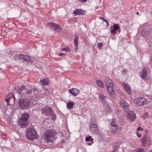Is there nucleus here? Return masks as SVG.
<instances>
[{"label": "nucleus", "mask_w": 152, "mask_h": 152, "mask_svg": "<svg viewBox=\"0 0 152 152\" xmlns=\"http://www.w3.org/2000/svg\"><path fill=\"white\" fill-rule=\"evenodd\" d=\"M69 92L73 95L76 96L79 94L80 92L79 90L76 88H72L69 90Z\"/></svg>", "instance_id": "10"}, {"label": "nucleus", "mask_w": 152, "mask_h": 152, "mask_svg": "<svg viewBox=\"0 0 152 152\" xmlns=\"http://www.w3.org/2000/svg\"><path fill=\"white\" fill-rule=\"evenodd\" d=\"M147 101L146 99L144 97H140L137 100V104L139 106H141L146 104Z\"/></svg>", "instance_id": "7"}, {"label": "nucleus", "mask_w": 152, "mask_h": 152, "mask_svg": "<svg viewBox=\"0 0 152 152\" xmlns=\"http://www.w3.org/2000/svg\"><path fill=\"white\" fill-rule=\"evenodd\" d=\"M50 115H51V118L53 120H55L56 119V115L54 113L53 111L50 113Z\"/></svg>", "instance_id": "30"}, {"label": "nucleus", "mask_w": 152, "mask_h": 152, "mask_svg": "<svg viewBox=\"0 0 152 152\" xmlns=\"http://www.w3.org/2000/svg\"><path fill=\"white\" fill-rule=\"evenodd\" d=\"M140 74L143 79L145 78L147 75V69L145 68H143L142 71L140 72Z\"/></svg>", "instance_id": "14"}, {"label": "nucleus", "mask_w": 152, "mask_h": 152, "mask_svg": "<svg viewBox=\"0 0 152 152\" xmlns=\"http://www.w3.org/2000/svg\"><path fill=\"white\" fill-rule=\"evenodd\" d=\"M26 135L27 138L31 140L37 139L38 137L37 132L32 127L27 129Z\"/></svg>", "instance_id": "2"}, {"label": "nucleus", "mask_w": 152, "mask_h": 152, "mask_svg": "<svg viewBox=\"0 0 152 152\" xmlns=\"http://www.w3.org/2000/svg\"><path fill=\"white\" fill-rule=\"evenodd\" d=\"M57 134L56 132L50 130H47L44 134L43 137L47 143H51L57 138Z\"/></svg>", "instance_id": "1"}, {"label": "nucleus", "mask_w": 152, "mask_h": 152, "mask_svg": "<svg viewBox=\"0 0 152 152\" xmlns=\"http://www.w3.org/2000/svg\"><path fill=\"white\" fill-rule=\"evenodd\" d=\"M119 26L118 24H114L113 26V28L115 30H117L119 28Z\"/></svg>", "instance_id": "31"}, {"label": "nucleus", "mask_w": 152, "mask_h": 152, "mask_svg": "<svg viewBox=\"0 0 152 152\" xmlns=\"http://www.w3.org/2000/svg\"><path fill=\"white\" fill-rule=\"evenodd\" d=\"M136 14L137 15H138L139 14V12H137Z\"/></svg>", "instance_id": "52"}, {"label": "nucleus", "mask_w": 152, "mask_h": 152, "mask_svg": "<svg viewBox=\"0 0 152 152\" xmlns=\"http://www.w3.org/2000/svg\"><path fill=\"white\" fill-rule=\"evenodd\" d=\"M148 144L149 145H151L152 144V140L150 138H149L148 139Z\"/></svg>", "instance_id": "36"}, {"label": "nucleus", "mask_w": 152, "mask_h": 152, "mask_svg": "<svg viewBox=\"0 0 152 152\" xmlns=\"http://www.w3.org/2000/svg\"><path fill=\"white\" fill-rule=\"evenodd\" d=\"M10 95H11L13 97V99H14V100L15 99V97L14 96L13 94H10Z\"/></svg>", "instance_id": "49"}, {"label": "nucleus", "mask_w": 152, "mask_h": 152, "mask_svg": "<svg viewBox=\"0 0 152 152\" xmlns=\"http://www.w3.org/2000/svg\"><path fill=\"white\" fill-rule=\"evenodd\" d=\"M37 97L38 98H39L40 97V96H37Z\"/></svg>", "instance_id": "54"}, {"label": "nucleus", "mask_w": 152, "mask_h": 152, "mask_svg": "<svg viewBox=\"0 0 152 152\" xmlns=\"http://www.w3.org/2000/svg\"><path fill=\"white\" fill-rule=\"evenodd\" d=\"M85 140L87 142H90L91 141V143H87V145L88 146L91 145H92V143H94V142L93 141L94 140V139L92 138V137L91 136H87L86 137Z\"/></svg>", "instance_id": "15"}, {"label": "nucleus", "mask_w": 152, "mask_h": 152, "mask_svg": "<svg viewBox=\"0 0 152 152\" xmlns=\"http://www.w3.org/2000/svg\"><path fill=\"white\" fill-rule=\"evenodd\" d=\"M107 87L108 93L110 94H113L114 93V86H110Z\"/></svg>", "instance_id": "21"}, {"label": "nucleus", "mask_w": 152, "mask_h": 152, "mask_svg": "<svg viewBox=\"0 0 152 152\" xmlns=\"http://www.w3.org/2000/svg\"><path fill=\"white\" fill-rule=\"evenodd\" d=\"M56 23H49L47 24L46 26L47 27L50 28H54L56 25Z\"/></svg>", "instance_id": "27"}, {"label": "nucleus", "mask_w": 152, "mask_h": 152, "mask_svg": "<svg viewBox=\"0 0 152 152\" xmlns=\"http://www.w3.org/2000/svg\"><path fill=\"white\" fill-rule=\"evenodd\" d=\"M99 96L100 100L102 101H105L106 98V97L101 93L99 94Z\"/></svg>", "instance_id": "26"}, {"label": "nucleus", "mask_w": 152, "mask_h": 152, "mask_svg": "<svg viewBox=\"0 0 152 152\" xmlns=\"http://www.w3.org/2000/svg\"><path fill=\"white\" fill-rule=\"evenodd\" d=\"M105 82L107 87H109L110 86H114L112 81L109 78H106L105 79Z\"/></svg>", "instance_id": "18"}, {"label": "nucleus", "mask_w": 152, "mask_h": 152, "mask_svg": "<svg viewBox=\"0 0 152 152\" xmlns=\"http://www.w3.org/2000/svg\"><path fill=\"white\" fill-rule=\"evenodd\" d=\"M91 131L92 134H97L98 132V127L95 124H93L90 126Z\"/></svg>", "instance_id": "8"}, {"label": "nucleus", "mask_w": 152, "mask_h": 152, "mask_svg": "<svg viewBox=\"0 0 152 152\" xmlns=\"http://www.w3.org/2000/svg\"><path fill=\"white\" fill-rule=\"evenodd\" d=\"M75 105L74 102L72 101L68 102L66 104V107L67 109H70L72 108Z\"/></svg>", "instance_id": "19"}, {"label": "nucleus", "mask_w": 152, "mask_h": 152, "mask_svg": "<svg viewBox=\"0 0 152 152\" xmlns=\"http://www.w3.org/2000/svg\"><path fill=\"white\" fill-rule=\"evenodd\" d=\"M99 18L102 19L104 22L106 21V20L103 17H100Z\"/></svg>", "instance_id": "45"}, {"label": "nucleus", "mask_w": 152, "mask_h": 152, "mask_svg": "<svg viewBox=\"0 0 152 152\" xmlns=\"http://www.w3.org/2000/svg\"><path fill=\"white\" fill-rule=\"evenodd\" d=\"M75 39L74 40V43L75 44V52H76L78 49V39L79 37L78 36L75 34Z\"/></svg>", "instance_id": "11"}, {"label": "nucleus", "mask_w": 152, "mask_h": 152, "mask_svg": "<svg viewBox=\"0 0 152 152\" xmlns=\"http://www.w3.org/2000/svg\"><path fill=\"white\" fill-rule=\"evenodd\" d=\"M111 126H117V123L115 121V120L113 119L112 122L111 123Z\"/></svg>", "instance_id": "32"}, {"label": "nucleus", "mask_w": 152, "mask_h": 152, "mask_svg": "<svg viewBox=\"0 0 152 152\" xmlns=\"http://www.w3.org/2000/svg\"><path fill=\"white\" fill-rule=\"evenodd\" d=\"M54 28L55 29V30L57 31H61L62 30V28L60 26L56 23V24Z\"/></svg>", "instance_id": "29"}, {"label": "nucleus", "mask_w": 152, "mask_h": 152, "mask_svg": "<svg viewBox=\"0 0 152 152\" xmlns=\"http://www.w3.org/2000/svg\"><path fill=\"white\" fill-rule=\"evenodd\" d=\"M118 146H117V145H115L114 146V148L113 151L112 152H117V149H118Z\"/></svg>", "instance_id": "37"}, {"label": "nucleus", "mask_w": 152, "mask_h": 152, "mask_svg": "<svg viewBox=\"0 0 152 152\" xmlns=\"http://www.w3.org/2000/svg\"><path fill=\"white\" fill-rule=\"evenodd\" d=\"M26 89L25 86L22 85L18 90L17 93L20 94V96H26Z\"/></svg>", "instance_id": "6"}, {"label": "nucleus", "mask_w": 152, "mask_h": 152, "mask_svg": "<svg viewBox=\"0 0 152 152\" xmlns=\"http://www.w3.org/2000/svg\"><path fill=\"white\" fill-rule=\"evenodd\" d=\"M103 46V43L102 42L99 43L97 44V47L99 49H100Z\"/></svg>", "instance_id": "34"}, {"label": "nucleus", "mask_w": 152, "mask_h": 152, "mask_svg": "<svg viewBox=\"0 0 152 152\" xmlns=\"http://www.w3.org/2000/svg\"><path fill=\"white\" fill-rule=\"evenodd\" d=\"M24 60L26 61L28 63H32L33 62L32 60L31 59L29 56H28L25 55Z\"/></svg>", "instance_id": "25"}, {"label": "nucleus", "mask_w": 152, "mask_h": 152, "mask_svg": "<svg viewBox=\"0 0 152 152\" xmlns=\"http://www.w3.org/2000/svg\"><path fill=\"white\" fill-rule=\"evenodd\" d=\"M111 128L112 132L114 133L116 132L117 131L118 132H119L121 131V129H118L117 126H111Z\"/></svg>", "instance_id": "22"}, {"label": "nucleus", "mask_w": 152, "mask_h": 152, "mask_svg": "<svg viewBox=\"0 0 152 152\" xmlns=\"http://www.w3.org/2000/svg\"><path fill=\"white\" fill-rule=\"evenodd\" d=\"M18 104L20 108L22 109H27L31 105L29 99L27 98L20 99L19 101Z\"/></svg>", "instance_id": "3"}, {"label": "nucleus", "mask_w": 152, "mask_h": 152, "mask_svg": "<svg viewBox=\"0 0 152 152\" xmlns=\"http://www.w3.org/2000/svg\"><path fill=\"white\" fill-rule=\"evenodd\" d=\"M149 152H152V150L150 151H149Z\"/></svg>", "instance_id": "53"}, {"label": "nucleus", "mask_w": 152, "mask_h": 152, "mask_svg": "<svg viewBox=\"0 0 152 152\" xmlns=\"http://www.w3.org/2000/svg\"><path fill=\"white\" fill-rule=\"evenodd\" d=\"M97 84L99 87L101 88H103L104 87L103 83L100 80H97L96 81Z\"/></svg>", "instance_id": "28"}, {"label": "nucleus", "mask_w": 152, "mask_h": 152, "mask_svg": "<svg viewBox=\"0 0 152 152\" xmlns=\"http://www.w3.org/2000/svg\"><path fill=\"white\" fill-rule=\"evenodd\" d=\"M140 129H141V127H138L137 128V131H140Z\"/></svg>", "instance_id": "51"}, {"label": "nucleus", "mask_w": 152, "mask_h": 152, "mask_svg": "<svg viewBox=\"0 0 152 152\" xmlns=\"http://www.w3.org/2000/svg\"><path fill=\"white\" fill-rule=\"evenodd\" d=\"M148 113H146L144 117L145 118H146V117H148Z\"/></svg>", "instance_id": "46"}, {"label": "nucleus", "mask_w": 152, "mask_h": 152, "mask_svg": "<svg viewBox=\"0 0 152 152\" xmlns=\"http://www.w3.org/2000/svg\"><path fill=\"white\" fill-rule=\"evenodd\" d=\"M24 60L26 61L28 63H32L33 62L32 60L31 59L29 56H28L25 55Z\"/></svg>", "instance_id": "24"}, {"label": "nucleus", "mask_w": 152, "mask_h": 152, "mask_svg": "<svg viewBox=\"0 0 152 152\" xmlns=\"http://www.w3.org/2000/svg\"><path fill=\"white\" fill-rule=\"evenodd\" d=\"M64 55V54L63 53H60L59 55L60 56H62Z\"/></svg>", "instance_id": "50"}, {"label": "nucleus", "mask_w": 152, "mask_h": 152, "mask_svg": "<svg viewBox=\"0 0 152 152\" xmlns=\"http://www.w3.org/2000/svg\"><path fill=\"white\" fill-rule=\"evenodd\" d=\"M52 111L51 108L48 106H45L42 109V113L46 115H49Z\"/></svg>", "instance_id": "5"}, {"label": "nucleus", "mask_w": 152, "mask_h": 152, "mask_svg": "<svg viewBox=\"0 0 152 152\" xmlns=\"http://www.w3.org/2000/svg\"><path fill=\"white\" fill-rule=\"evenodd\" d=\"M105 22H106V25L107 26H108L109 25V23L108 21L106 20V21H105Z\"/></svg>", "instance_id": "48"}, {"label": "nucleus", "mask_w": 152, "mask_h": 152, "mask_svg": "<svg viewBox=\"0 0 152 152\" xmlns=\"http://www.w3.org/2000/svg\"><path fill=\"white\" fill-rule=\"evenodd\" d=\"M116 30H115L114 29H112L111 31V33L113 35H115V33H116Z\"/></svg>", "instance_id": "40"}, {"label": "nucleus", "mask_w": 152, "mask_h": 152, "mask_svg": "<svg viewBox=\"0 0 152 152\" xmlns=\"http://www.w3.org/2000/svg\"><path fill=\"white\" fill-rule=\"evenodd\" d=\"M136 115L132 111L129 112L127 115L128 118L132 121H133L136 118Z\"/></svg>", "instance_id": "9"}, {"label": "nucleus", "mask_w": 152, "mask_h": 152, "mask_svg": "<svg viewBox=\"0 0 152 152\" xmlns=\"http://www.w3.org/2000/svg\"><path fill=\"white\" fill-rule=\"evenodd\" d=\"M62 50H65L66 52H68L69 51V49L66 48H63L62 49Z\"/></svg>", "instance_id": "41"}, {"label": "nucleus", "mask_w": 152, "mask_h": 152, "mask_svg": "<svg viewBox=\"0 0 152 152\" xmlns=\"http://www.w3.org/2000/svg\"><path fill=\"white\" fill-rule=\"evenodd\" d=\"M137 135L139 137H141L142 136L141 134L138 132H137Z\"/></svg>", "instance_id": "43"}, {"label": "nucleus", "mask_w": 152, "mask_h": 152, "mask_svg": "<svg viewBox=\"0 0 152 152\" xmlns=\"http://www.w3.org/2000/svg\"><path fill=\"white\" fill-rule=\"evenodd\" d=\"M136 152H145V151L142 148H140L136 151Z\"/></svg>", "instance_id": "35"}, {"label": "nucleus", "mask_w": 152, "mask_h": 152, "mask_svg": "<svg viewBox=\"0 0 152 152\" xmlns=\"http://www.w3.org/2000/svg\"><path fill=\"white\" fill-rule=\"evenodd\" d=\"M11 97H8V98L6 99V101L7 102V103H8L9 102V100L11 99Z\"/></svg>", "instance_id": "42"}, {"label": "nucleus", "mask_w": 152, "mask_h": 152, "mask_svg": "<svg viewBox=\"0 0 152 152\" xmlns=\"http://www.w3.org/2000/svg\"><path fill=\"white\" fill-rule=\"evenodd\" d=\"M19 59H23L24 60V56L25 55H24L23 54L19 55Z\"/></svg>", "instance_id": "38"}, {"label": "nucleus", "mask_w": 152, "mask_h": 152, "mask_svg": "<svg viewBox=\"0 0 152 152\" xmlns=\"http://www.w3.org/2000/svg\"><path fill=\"white\" fill-rule=\"evenodd\" d=\"M150 29L148 28L143 29L141 32V34L143 36L147 37L150 34Z\"/></svg>", "instance_id": "13"}, {"label": "nucleus", "mask_w": 152, "mask_h": 152, "mask_svg": "<svg viewBox=\"0 0 152 152\" xmlns=\"http://www.w3.org/2000/svg\"><path fill=\"white\" fill-rule=\"evenodd\" d=\"M50 82L49 80L48 79H43L40 80V83L43 85L47 86Z\"/></svg>", "instance_id": "20"}, {"label": "nucleus", "mask_w": 152, "mask_h": 152, "mask_svg": "<svg viewBox=\"0 0 152 152\" xmlns=\"http://www.w3.org/2000/svg\"><path fill=\"white\" fill-rule=\"evenodd\" d=\"M85 11L83 10L80 9H76L73 12V14L75 15H83Z\"/></svg>", "instance_id": "12"}, {"label": "nucleus", "mask_w": 152, "mask_h": 152, "mask_svg": "<svg viewBox=\"0 0 152 152\" xmlns=\"http://www.w3.org/2000/svg\"><path fill=\"white\" fill-rule=\"evenodd\" d=\"M123 85L126 91L129 94H130L131 93V89L130 86L128 84L124 83Z\"/></svg>", "instance_id": "16"}, {"label": "nucleus", "mask_w": 152, "mask_h": 152, "mask_svg": "<svg viewBox=\"0 0 152 152\" xmlns=\"http://www.w3.org/2000/svg\"><path fill=\"white\" fill-rule=\"evenodd\" d=\"M19 55H16L14 56V58L15 60L19 59Z\"/></svg>", "instance_id": "39"}, {"label": "nucleus", "mask_w": 152, "mask_h": 152, "mask_svg": "<svg viewBox=\"0 0 152 152\" xmlns=\"http://www.w3.org/2000/svg\"><path fill=\"white\" fill-rule=\"evenodd\" d=\"M29 117V115L27 113H25L22 114V117L19 121V124L21 128H24L27 126Z\"/></svg>", "instance_id": "4"}, {"label": "nucleus", "mask_w": 152, "mask_h": 152, "mask_svg": "<svg viewBox=\"0 0 152 152\" xmlns=\"http://www.w3.org/2000/svg\"><path fill=\"white\" fill-rule=\"evenodd\" d=\"M32 93V91L30 89H26V96L27 95H31Z\"/></svg>", "instance_id": "33"}, {"label": "nucleus", "mask_w": 152, "mask_h": 152, "mask_svg": "<svg viewBox=\"0 0 152 152\" xmlns=\"http://www.w3.org/2000/svg\"><path fill=\"white\" fill-rule=\"evenodd\" d=\"M126 70H123V72H122V74H123L124 75L126 73Z\"/></svg>", "instance_id": "44"}, {"label": "nucleus", "mask_w": 152, "mask_h": 152, "mask_svg": "<svg viewBox=\"0 0 152 152\" xmlns=\"http://www.w3.org/2000/svg\"><path fill=\"white\" fill-rule=\"evenodd\" d=\"M120 105L124 109H126L129 107L128 104L124 100L122 99L120 102Z\"/></svg>", "instance_id": "17"}, {"label": "nucleus", "mask_w": 152, "mask_h": 152, "mask_svg": "<svg viewBox=\"0 0 152 152\" xmlns=\"http://www.w3.org/2000/svg\"><path fill=\"white\" fill-rule=\"evenodd\" d=\"M87 0H79V1L81 2H85L87 1Z\"/></svg>", "instance_id": "47"}, {"label": "nucleus", "mask_w": 152, "mask_h": 152, "mask_svg": "<svg viewBox=\"0 0 152 152\" xmlns=\"http://www.w3.org/2000/svg\"><path fill=\"white\" fill-rule=\"evenodd\" d=\"M148 139H147L146 136L145 135L142 138V143L143 146H145V144L148 141Z\"/></svg>", "instance_id": "23"}]
</instances>
